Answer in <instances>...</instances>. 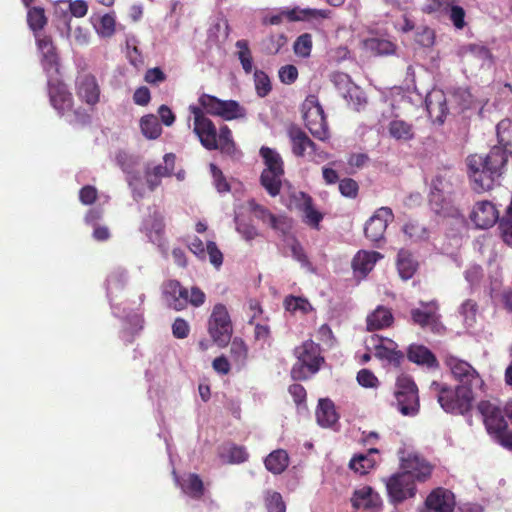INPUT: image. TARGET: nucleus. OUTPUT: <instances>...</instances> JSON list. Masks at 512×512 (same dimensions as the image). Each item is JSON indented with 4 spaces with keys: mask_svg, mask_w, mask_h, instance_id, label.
Wrapping results in <instances>:
<instances>
[{
    "mask_svg": "<svg viewBox=\"0 0 512 512\" xmlns=\"http://www.w3.org/2000/svg\"><path fill=\"white\" fill-rule=\"evenodd\" d=\"M498 139L486 156L472 155L468 158L469 175L473 189L480 193L490 190L502 174L503 168L512 156V120L503 119L496 126Z\"/></svg>",
    "mask_w": 512,
    "mask_h": 512,
    "instance_id": "nucleus-1",
    "label": "nucleus"
},
{
    "mask_svg": "<svg viewBox=\"0 0 512 512\" xmlns=\"http://www.w3.org/2000/svg\"><path fill=\"white\" fill-rule=\"evenodd\" d=\"M194 116L193 131L199 138L201 145L207 150H219L222 154L234 156L237 152L232 131L227 125H222L217 132L213 121L205 116L198 106H190Z\"/></svg>",
    "mask_w": 512,
    "mask_h": 512,
    "instance_id": "nucleus-2",
    "label": "nucleus"
},
{
    "mask_svg": "<svg viewBox=\"0 0 512 512\" xmlns=\"http://www.w3.org/2000/svg\"><path fill=\"white\" fill-rule=\"evenodd\" d=\"M294 353L298 359L291 370V375L294 379H307L309 375L318 372L321 364L324 363V357L321 356L319 344L312 340H307L296 347Z\"/></svg>",
    "mask_w": 512,
    "mask_h": 512,
    "instance_id": "nucleus-3",
    "label": "nucleus"
},
{
    "mask_svg": "<svg viewBox=\"0 0 512 512\" xmlns=\"http://www.w3.org/2000/svg\"><path fill=\"white\" fill-rule=\"evenodd\" d=\"M473 381L461 379L452 384L453 394L450 393V413L466 415L470 412L476 397V392L483 385L479 374H475Z\"/></svg>",
    "mask_w": 512,
    "mask_h": 512,
    "instance_id": "nucleus-4",
    "label": "nucleus"
},
{
    "mask_svg": "<svg viewBox=\"0 0 512 512\" xmlns=\"http://www.w3.org/2000/svg\"><path fill=\"white\" fill-rule=\"evenodd\" d=\"M302 114L306 128L320 141L330 137L328 122L316 95H308L302 103Z\"/></svg>",
    "mask_w": 512,
    "mask_h": 512,
    "instance_id": "nucleus-5",
    "label": "nucleus"
},
{
    "mask_svg": "<svg viewBox=\"0 0 512 512\" xmlns=\"http://www.w3.org/2000/svg\"><path fill=\"white\" fill-rule=\"evenodd\" d=\"M394 396L402 415L415 416L418 414L420 409L418 388L410 376L401 375L397 378Z\"/></svg>",
    "mask_w": 512,
    "mask_h": 512,
    "instance_id": "nucleus-6",
    "label": "nucleus"
},
{
    "mask_svg": "<svg viewBox=\"0 0 512 512\" xmlns=\"http://www.w3.org/2000/svg\"><path fill=\"white\" fill-rule=\"evenodd\" d=\"M208 332L217 346L223 348L229 344L233 328L225 305L219 303L214 306L208 321Z\"/></svg>",
    "mask_w": 512,
    "mask_h": 512,
    "instance_id": "nucleus-7",
    "label": "nucleus"
},
{
    "mask_svg": "<svg viewBox=\"0 0 512 512\" xmlns=\"http://www.w3.org/2000/svg\"><path fill=\"white\" fill-rule=\"evenodd\" d=\"M386 489L393 503H401L416 494V486L411 475L404 471L391 475L386 480Z\"/></svg>",
    "mask_w": 512,
    "mask_h": 512,
    "instance_id": "nucleus-8",
    "label": "nucleus"
},
{
    "mask_svg": "<svg viewBox=\"0 0 512 512\" xmlns=\"http://www.w3.org/2000/svg\"><path fill=\"white\" fill-rule=\"evenodd\" d=\"M477 410L482 416L483 423L489 435L495 437L507 428L503 410L495 403L487 400L480 401Z\"/></svg>",
    "mask_w": 512,
    "mask_h": 512,
    "instance_id": "nucleus-9",
    "label": "nucleus"
},
{
    "mask_svg": "<svg viewBox=\"0 0 512 512\" xmlns=\"http://www.w3.org/2000/svg\"><path fill=\"white\" fill-rule=\"evenodd\" d=\"M48 95L52 107L63 116L73 107V97L68 91L66 85L59 78L48 76L47 82Z\"/></svg>",
    "mask_w": 512,
    "mask_h": 512,
    "instance_id": "nucleus-10",
    "label": "nucleus"
},
{
    "mask_svg": "<svg viewBox=\"0 0 512 512\" xmlns=\"http://www.w3.org/2000/svg\"><path fill=\"white\" fill-rule=\"evenodd\" d=\"M394 214L389 207H380L367 220L364 227V234L371 242L377 243L384 239L388 223L392 222Z\"/></svg>",
    "mask_w": 512,
    "mask_h": 512,
    "instance_id": "nucleus-11",
    "label": "nucleus"
},
{
    "mask_svg": "<svg viewBox=\"0 0 512 512\" xmlns=\"http://www.w3.org/2000/svg\"><path fill=\"white\" fill-rule=\"evenodd\" d=\"M350 502L353 509L358 512H378L382 507L380 495L371 486L355 489Z\"/></svg>",
    "mask_w": 512,
    "mask_h": 512,
    "instance_id": "nucleus-12",
    "label": "nucleus"
},
{
    "mask_svg": "<svg viewBox=\"0 0 512 512\" xmlns=\"http://www.w3.org/2000/svg\"><path fill=\"white\" fill-rule=\"evenodd\" d=\"M76 95L87 105L94 107L100 101L101 89L91 73H80L75 81Z\"/></svg>",
    "mask_w": 512,
    "mask_h": 512,
    "instance_id": "nucleus-13",
    "label": "nucleus"
},
{
    "mask_svg": "<svg viewBox=\"0 0 512 512\" xmlns=\"http://www.w3.org/2000/svg\"><path fill=\"white\" fill-rule=\"evenodd\" d=\"M36 43L41 53V64L44 71L50 75L51 72L59 74V56L52 37L45 34H36Z\"/></svg>",
    "mask_w": 512,
    "mask_h": 512,
    "instance_id": "nucleus-14",
    "label": "nucleus"
},
{
    "mask_svg": "<svg viewBox=\"0 0 512 512\" xmlns=\"http://www.w3.org/2000/svg\"><path fill=\"white\" fill-rule=\"evenodd\" d=\"M326 17H328V12L326 10L311 8L301 9L296 7L265 18L264 24L278 25L282 22L283 18H286L289 21H312L324 19Z\"/></svg>",
    "mask_w": 512,
    "mask_h": 512,
    "instance_id": "nucleus-15",
    "label": "nucleus"
},
{
    "mask_svg": "<svg viewBox=\"0 0 512 512\" xmlns=\"http://www.w3.org/2000/svg\"><path fill=\"white\" fill-rule=\"evenodd\" d=\"M374 343V355L382 361L394 367H400L405 355L398 349V345L391 339L379 338L377 335L371 337Z\"/></svg>",
    "mask_w": 512,
    "mask_h": 512,
    "instance_id": "nucleus-16",
    "label": "nucleus"
},
{
    "mask_svg": "<svg viewBox=\"0 0 512 512\" xmlns=\"http://www.w3.org/2000/svg\"><path fill=\"white\" fill-rule=\"evenodd\" d=\"M401 466L405 473L411 475L414 483L415 480L424 482L429 479L433 470V466L419 455H409L402 459Z\"/></svg>",
    "mask_w": 512,
    "mask_h": 512,
    "instance_id": "nucleus-17",
    "label": "nucleus"
},
{
    "mask_svg": "<svg viewBox=\"0 0 512 512\" xmlns=\"http://www.w3.org/2000/svg\"><path fill=\"white\" fill-rule=\"evenodd\" d=\"M174 154H165V165L159 164L153 168H146L144 172L147 187L150 191H154L160 186L162 178L170 177L174 171Z\"/></svg>",
    "mask_w": 512,
    "mask_h": 512,
    "instance_id": "nucleus-18",
    "label": "nucleus"
},
{
    "mask_svg": "<svg viewBox=\"0 0 512 512\" xmlns=\"http://www.w3.org/2000/svg\"><path fill=\"white\" fill-rule=\"evenodd\" d=\"M471 220L477 228L487 229L492 227L499 219L498 211L490 201H481L476 203L471 212Z\"/></svg>",
    "mask_w": 512,
    "mask_h": 512,
    "instance_id": "nucleus-19",
    "label": "nucleus"
},
{
    "mask_svg": "<svg viewBox=\"0 0 512 512\" xmlns=\"http://www.w3.org/2000/svg\"><path fill=\"white\" fill-rule=\"evenodd\" d=\"M426 108L429 117L438 125H443L447 115L446 97L443 91L433 90L426 96Z\"/></svg>",
    "mask_w": 512,
    "mask_h": 512,
    "instance_id": "nucleus-20",
    "label": "nucleus"
},
{
    "mask_svg": "<svg viewBox=\"0 0 512 512\" xmlns=\"http://www.w3.org/2000/svg\"><path fill=\"white\" fill-rule=\"evenodd\" d=\"M288 138L291 143L292 153L296 157H304L306 151L309 149L310 154H316L317 145L309 138L304 130L298 126H291L288 129Z\"/></svg>",
    "mask_w": 512,
    "mask_h": 512,
    "instance_id": "nucleus-21",
    "label": "nucleus"
},
{
    "mask_svg": "<svg viewBox=\"0 0 512 512\" xmlns=\"http://www.w3.org/2000/svg\"><path fill=\"white\" fill-rule=\"evenodd\" d=\"M380 460L377 448H370L366 453L355 454L349 461V468L359 475H366L373 470Z\"/></svg>",
    "mask_w": 512,
    "mask_h": 512,
    "instance_id": "nucleus-22",
    "label": "nucleus"
},
{
    "mask_svg": "<svg viewBox=\"0 0 512 512\" xmlns=\"http://www.w3.org/2000/svg\"><path fill=\"white\" fill-rule=\"evenodd\" d=\"M315 415L317 423L323 428H333L338 424L339 414L329 398L319 399Z\"/></svg>",
    "mask_w": 512,
    "mask_h": 512,
    "instance_id": "nucleus-23",
    "label": "nucleus"
},
{
    "mask_svg": "<svg viewBox=\"0 0 512 512\" xmlns=\"http://www.w3.org/2000/svg\"><path fill=\"white\" fill-rule=\"evenodd\" d=\"M407 358L410 362L427 368L439 367V362L433 352L421 344H410L407 349Z\"/></svg>",
    "mask_w": 512,
    "mask_h": 512,
    "instance_id": "nucleus-24",
    "label": "nucleus"
},
{
    "mask_svg": "<svg viewBox=\"0 0 512 512\" xmlns=\"http://www.w3.org/2000/svg\"><path fill=\"white\" fill-rule=\"evenodd\" d=\"M382 258L383 255L377 251L360 250L352 260V268L355 273L365 277L373 270L377 261Z\"/></svg>",
    "mask_w": 512,
    "mask_h": 512,
    "instance_id": "nucleus-25",
    "label": "nucleus"
},
{
    "mask_svg": "<svg viewBox=\"0 0 512 512\" xmlns=\"http://www.w3.org/2000/svg\"><path fill=\"white\" fill-rule=\"evenodd\" d=\"M457 54L462 58H474L480 62L481 66L490 67L493 62L491 51L481 43L462 46L457 51Z\"/></svg>",
    "mask_w": 512,
    "mask_h": 512,
    "instance_id": "nucleus-26",
    "label": "nucleus"
},
{
    "mask_svg": "<svg viewBox=\"0 0 512 512\" xmlns=\"http://www.w3.org/2000/svg\"><path fill=\"white\" fill-rule=\"evenodd\" d=\"M250 208L257 219L268 224L274 230L285 232L287 228L285 217L276 216L269 209L255 202L250 203Z\"/></svg>",
    "mask_w": 512,
    "mask_h": 512,
    "instance_id": "nucleus-27",
    "label": "nucleus"
},
{
    "mask_svg": "<svg viewBox=\"0 0 512 512\" xmlns=\"http://www.w3.org/2000/svg\"><path fill=\"white\" fill-rule=\"evenodd\" d=\"M418 261L414 255L406 249H400L397 254L396 267L399 276L403 280L411 279L418 270Z\"/></svg>",
    "mask_w": 512,
    "mask_h": 512,
    "instance_id": "nucleus-28",
    "label": "nucleus"
},
{
    "mask_svg": "<svg viewBox=\"0 0 512 512\" xmlns=\"http://www.w3.org/2000/svg\"><path fill=\"white\" fill-rule=\"evenodd\" d=\"M297 201H302L298 206L303 211L305 222L314 228H318L323 215L313 207V199L305 192H298L294 195Z\"/></svg>",
    "mask_w": 512,
    "mask_h": 512,
    "instance_id": "nucleus-29",
    "label": "nucleus"
},
{
    "mask_svg": "<svg viewBox=\"0 0 512 512\" xmlns=\"http://www.w3.org/2000/svg\"><path fill=\"white\" fill-rule=\"evenodd\" d=\"M394 321L391 310L384 306H378L372 313L367 316V330L376 331L388 328Z\"/></svg>",
    "mask_w": 512,
    "mask_h": 512,
    "instance_id": "nucleus-30",
    "label": "nucleus"
},
{
    "mask_svg": "<svg viewBox=\"0 0 512 512\" xmlns=\"http://www.w3.org/2000/svg\"><path fill=\"white\" fill-rule=\"evenodd\" d=\"M363 48L373 56H388L396 52L397 46L388 39L371 37L363 41Z\"/></svg>",
    "mask_w": 512,
    "mask_h": 512,
    "instance_id": "nucleus-31",
    "label": "nucleus"
},
{
    "mask_svg": "<svg viewBox=\"0 0 512 512\" xmlns=\"http://www.w3.org/2000/svg\"><path fill=\"white\" fill-rule=\"evenodd\" d=\"M420 512H448V495L444 488L438 487L427 496Z\"/></svg>",
    "mask_w": 512,
    "mask_h": 512,
    "instance_id": "nucleus-32",
    "label": "nucleus"
},
{
    "mask_svg": "<svg viewBox=\"0 0 512 512\" xmlns=\"http://www.w3.org/2000/svg\"><path fill=\"white\" fill-rule=\"evenodd\" d=\"M475 374H479L468 362L450 356V391L452 384L466 378L473 381Z\"/></svg>",
    "mask_w": 512,
    "mask_h": 512,
    "instance_id": "nucleus-33",
    "label": "nucleus"
},
{
    "mask_svg": "<svg viewBox=\"0 0 512 512\" xmlns=\"http://www.w3.org/2000/svg\"><path fill=\"white\" fill-rule=\"evenodd\" d=\"M387 129L390 137L397 141L408 142L415 138L413 125L403 119L395 118L391 120Z\"/></svg>",
    "mask_w": 512,
    "mask_h": 512,
    "instance_id": "nucleus-34",
    "label": "nucleus"
},
{
    "mask_svg": "<svg viewBox=\"0 0 512 512\" xmlns=\"http://www.w3.org/2000/svg\"><path fill=\"white\" fill-rule=\"evenodd\" d=\"M219 457L227 464H241L248 460L249 453L244 446L228 443L220 448Z\"/></svg>",
    "mask_w": 512,
    "mask_h": 512,
    "instance_id": "nucleus-35",
    "label": "nucleus"
},
{
    "mask_svg": "<svg viewBox=\"0 0 512 512\" xmlns=\"http://www.w3.org/2000/svg\"><path fill=\"white\" fill-rule=\"evenodd\" d=\"M259 153L265 165V168L262 171L263 173H284V162L282 160V157L276 150L266 146H262L260 148Z\"/></svg>",
    "mask_w": 512,
    "mask_h": 512,
    "instance_id": "nucleus-36",
    "label": "nucleus"
},
{
    "mask_svg": "<svg viewBox=\"0 0 512 512\" xmlns=\"http://www.w3.org/2000/svg\"><path fill=\"white\" fill-rule=\"evenodd\" d=\"M265 467L273 474H281L289 465L288 453L283 449L272 451L264 461Z\"/></svg>",
    "mask_w": 512,
    "mask_h": 512,
    "instance_id": "nucleus-37",
    "label": "nucleus"
},
{
    "mask_svg": "<svg viewBox=\"0 0 512 512\" xmlns=\"http://www.w3.org/2000/svg\"><path fill=\"white\" fill-rule=\"evenodd\" d=\"M246 109L235 100H221L219 117L226 121L245 118Z\"/></svg>",
    "mask_w": 512,
    "mask_h": 512,
    "instance_id": "nucleus-38",
    "label": "nucleus"
},
{
    "mask_svg": "<svg viewBox=\"0 0 512 512\" xmlns=\"http://www.w3.org/2000/svg\"><path fill=\"white\" fill-rule=\"evenodd\" d=\"M455 231L453 238L456 244H460L462 238L467 234L468 223L463 214L456 208L450 207V232Z\"/></svg>",
    "mask_w": 512,
    "mask_h": 512,
    "instance_id": "nucleus-39",
    "label": "nucleus"
},
{
    "mask_svg": "<svg viewBox=\"0 0 512 512\" xmlns=\"http://www.w3.org/2000/svg\"><path fill=\"white\" fill-rule=\"evenodd\" d=\"M140 129L145 138L155 140L162 134V127L157 118L153 114H147L140 119Z\"/></svg>",
    "mask_w": 512,
    "mask_h": 512,
    "instance_id": "nucleus-40",
    "label": "nucleus"
},
{
    "mask_svg": "<svg viewBox=\"0 0 512 512\" xmlns=\"http://www.w3.org/2000/svg\"><path fill=\"white\" fill-rule=\"evenodd\" d=\"M284 173L270 172L260 175V184L264 187L271 197H276L280 194L282 188V177Z\"/></svg>",
    "mask_w": 512,
    "mask_h": 512,
    "instance_id": "nucleus-41",
    "label": "nucleus"
},
{
    "mask_svg": "<svg viewBox=\"0 0 512 512\" xmlns=\"http://www.w3.org/2000/svg\"><path fill=\"white\" fill-rule=\"evenodd\" d=\"M27 23L29 28L34 32V35L47 25V17L45 11L41 7H31L27 13Z\"/></svg>",
    "mask_w": 512,
    "mask_h": 512,
    "instance_id": "nucleus-42",
    "label": "nucleus"
},
{
    "mask_svg": "<svg viewBox=\"0 0 512 512\" xmlns=\"http://www.w3.org/2000/svg\"><path fill=\"white\" fill-rule=\"evenodd\" d=\"M183 491L193 499H201L204 495V484L200 476L191 473L184 480Z\"/></svg>",
    "mask_w": 512,
    "mask_h": 512,
    "instance_id": "nucleus-43",
    "label": "nucleus"
},
{
    "mask_svg": "<svg viewBox=\"0 0 512 512\" xmlns=\"http://www.w3.org/2000/svg\"><path fill=\"white\" fill-rule=\"evenodd\" d=\"M429 206L436 215L442 218H446L448 216V202L446 199V191H430Z\"/></svg>",
    "mask_w": 512,
    "mask_h": 512,
    "instance_id": "nucleus-44",
    "label": "nucleus"
},
{
    "mask_svg": "<svg viewBox=\"0 0 512 512\" xmlns=\"http://www.w3.org/2000/svg\"><path fill=\"white\" fill-rule=\"evenodd\" d=\"M230 355L234 363L239 367H243L246 364L248 358V347L241 338L235 337L232 340Z\"/></svg>",
    "mask_w": 512,
    "mask_h": 512,
    "instance_id": "nucleus-45",
    "label": "nucleus"
},
{
    "mask_svg": "<svg viewBox=\"0 0 512 512\" xmlns=\"http://www.w3.org/2000/svg\"><path fill=\"white\" fill-rule=\"evenodd\" d=\"M238 48V59L246 74H250L253 70V57L247 40H238L235 44Z\"/></svg>",
    "mask_w": 512,
    "mask_h": 512,
    "instance_id": "nucleus-46",
    "label": "nucleus"
},
{
    "mask_svg": "<svg viewBox=\"0 0 512 512\" xmlns=\"http://www.w3.org/2000/svg\"><path fill=\"white\" fill-rule=\"evenodd\" d=\"M402 230L404 234L414 242L428 238V231L426 227L416 220H410L405 223Z\"/></svg>",
    "mask_w": 512,
    "mask_h": 512,
    "instance_id": "nucleus-47",
    "label": "nucleus"
},
{
    "mask_svg": "<svg viewBox=\"0 0 512 512\" xmlns=\"http://www.w3.org/2000/svg\"><path fill=\"white\" fill-rule=\"evenodd\" d=\"M264 501L267 512H286V505L279 492L266 491Z\"/></svg>",
    "mask_w": 512,
    "mask_h": 512,
    "instance_id": "nucleus-48",
    "label": "nucleus"
},
{
    "mask_svg": "<svg viewBox=\"0 0 512 512\" xmlns=\"http://www.w3.org/2000/svg\"><path fill=\"white\" fill-rule=\"evenodd\" d=\"M254 84H255L256 94L261 98L266 97L272 90L270 78L262 70H258V69L255 70Z\"/></svg>",
    "mask_w": 512,
    "mask_h": 512,
    "instance_id": "nucleus-49",
    "label": "nucleus"
},
{
    "mask_svg": "<svg viewBox=\"0 0 512 512\" xmlns=\"http://www.w3.org/2000/svg\"><path fill=\"white\" fill-rule=\"evenodd\" d=\"M284 306L287 311H301L303 314H307L312 310V306L307 299L292 295L285 298Z\"/></svg>",
    "mask_w": 512,
    "mask_h": 512,
    "instance_id": "nucleus-50",
    "label": "nucleus"
},
{
    "mask_svg": "<svg viewBox=\"0 0 512 512\" xmlns=\"http://www.w3.org/2000/svg\"><path fill=\"white\" fill-rule=\"evenodd\" d=\"M198 101L200 104L199 108H201L203 112L213 116L219 115L221 99L204 93L199 97Z\"/></svg>",
    "mask_w": 512,
    "mask_h": 512,
    "instance_id": "nucleus-51",
    "label": "nucleus"
},
{
    "mask_svg": "<svg viewBox=\"0 0 512 512\" xmlns=\"http://www.w3.org/2000/svg\"><path fill=\"white\" fill-rule=\"evenodd\" d=\"M477 304L472 300H466L459 309V314L466 326L470 327L476 320Z\"/></svg>",
    "mask_w": 512,
    "mask_h": 512,
    "instance_id": "nucleus-52",
    "label": "nucleus"
},
{
    "mask_svg": "<svg viewBox=\"0 0 512 512\" xmlns=\"http://www.w3.org/2000/svg\"><path fill=\"white\" fill-rule=\"evenodd\" d=\"M411 317L415 324L422 327L433 324L437 320V315L431 310L413 309L411 311Z\"/></svg>",
    "mask_w": 512,
    "mask_h": 512,
    "instance_id": "nucleus-53",
    "label": "nucleus"
},
{
    "mask_svg": "<svg viewBox=\"0 0 512 512\" xmlns=\"http://www.w3.org/2000/svg\"><path fill=\"white\" fill-rule=\"evenodd\" d=\"M312 50V36L309 33L300 35L294 43V52L301 57L310 56Z\"/></svg>",
    "mask_w": 512,
    "mask_h": 512,
    "instance_id": "nucleus-54",
    "label": "nucleus"
},
{
    "mask_svg": "<svg viewBox=\"0 0 512 512\" xmlns=\"http://www.w3.org/2000/svg\"><path fill=\"white\" fill-rule=\"evenodd\" d=\"M453 103L459 106L460 111L471 109L474 104L471 93L466 89H458L452 94Z\"/></svg>",
    "mask_w": 512,
    "mask_h": 512,
    "instance_id": "nucleus-55",
    "label": "nucleus"
},
{
    "mask_svg": "<svg viewBox=\"0 0 512 512\" xmlns=\"http://www.w3.org/2000/svg\"><path fill=\"white\" fill-rule=\"evenodd\" d=\"M290 249H291L292 257L296 261H298L301 264V266H303L307 269L312 268V263L310 262L308 256L305 253L304 248L302 247V245L300 244V242L298 240H296V239L293 240V242L290 245Z\"/></svg>",
    "mask_w": 512,
    "mask_h": 512,
    "instance_id": "nucleus-56",
    "label": "nucleus"
},
{
    "mask_svg": "<svg viewBox=\"0 0 512 512\" xmlns=\"http://www.w3.org/2000/svg\"><path fill=\"white\" fill-rule=\"evenodd\" d=\"M339 191L344 197L356 198L359 191V185L352 178H344L339 182Z\"/></svg>",
    "mask_w": 512,
    "mask_h": 512,
    "instance_id": "nucleus-57",
    "label": "nucleus"
},
{
    "mask_svg": "<svg viewBox=\"0 0 512 512\" xmlns=\"http://www.w3.org/2000/svg\"><path fill=\"white\" fill-rule=\"evenodd\" d=\"M450 22L457 30L463 29L467 23L465 21V11L458 5H453L450 2Z\"/></svg>",
    "mask_w": 512,
    "mask_h": 512,
    "instance_id": "nucleus-58",
    "label": "nucleus"
},
{
    "mask_svg": "<svg viewBox=\"0 0 512 512\" xmlns=\"http://www.w3.org/2000/svg\"><path fill=\"white\" fill-rule=\"evenodd\" d=\"M206 254L209 256L210 263L219 269L223 264V254L214 241H208L206 244Z\"/></svg>",
    "mask_w": 512,
    "mask_h": 512,
    "instance_id": "nucleus-59",
    "label": "nucleus"
},
{
    "mask_svg": "<svg viewBox=\"0 0 512 512\" xmlns=\"http://www.w3.org/2000/svg\"><path fill=\"white\" fill-rule=\"evenodd\" d=\"M115 18L113 15L105 14L100 19L98 32L103 37H111L115 32Z\"/></svg>",
    "mask_w": 512,
    "mask_h": 512,
    "instance_id": "nucleus-60",
    "label": "nucleus"
},
{
    "mask_svg": "<svg viewBox=\"0 0 512 512\" xmlns=\"http://www.w3.org/2000/svg\"><path fill=\"white\" fill-rule=\"evenodd\" d=\"M454 494L450 492V512H482L483 509L479 504L462 503L456 504Z\"/></svg>",
    "mask_w": 512,
    "mask_h": 512,
    "instance_id": "nucleus-61",
    "label": "nucleus"
},
{
    "mask_svg": "<svg viewBox=\"0 0 512 512\" xmlns=\"http://www.w3.org/2000/svg\"><path fill=\"white\" fill-rule=\"evenodd\" d=\"M190 333V326L183 318H176L172 324V334L177 339H184Z\"/></svg>",
    "mask_w": 512,
    "mask_h": 512,
    "instance_id": "nucleus-62",
    "label": "nucleus"
},
{
    "mask_svg": "<svg viewBox=\"0 0 512 512\" xmlns=\"http://www.w3.org/2000/svg\"><path fill=\"white\" fill-rule=\"evenodd\" d=\"M357 381L361 386L366 388H373L378 384L377 377L368 369H362L357 373Z\"/></svg>",
    "mask_w": 512,
    "mask_h": 512,
    "instance_id": "nucleus-63",
    "label": "nucleus"
},
{
    "mask_svg": "<svg viewBox=\"0 0 512 512\" xmlns=\"http://www.w3.org/2000/svg\"><path fill=\"white\" fill-rule=\"evenodd\" d=\"M279 78L285 84H292L298 78V70L294 65L282 66L279 70Z\"/></svg>",
    "mask_w": 512,
    "mask_h": 512,
    "instance_id": "nucleus-64",
    "label": "nucleus"
}]
</instances>
